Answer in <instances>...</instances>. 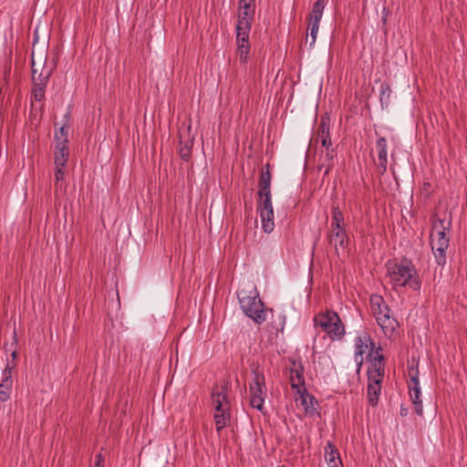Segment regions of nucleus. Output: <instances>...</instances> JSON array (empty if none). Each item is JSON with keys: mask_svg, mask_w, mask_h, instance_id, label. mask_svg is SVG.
Masks as SVG:
<instances>
[{"mask_svg": "<svg viewBox=\"0 0 467 467\" xmlns=\"http://www.w3.org/2000/svg\"><path fill=\"white\" fill-rule=\"evenodd\" d=\"M240 306L244 313L258 325L266 320L268 309L262 302L259 292L253 285L244 287L237 293Z\"/></svg>", "mask_w": 467, "mask_h": 467, "instance_id": "1", "label": "nucleus"}, {"mask_svg": "<svg viewBox=\"0 0 467 467\" xmlns=\"http://www.w3.org/2000/svg\"><path fill=\"white\" fill-rule=\"evenodd\" d=\"M386 267L393 286L409 285L415 291L420 288L416 269L410 261L404 259L400 263L388 262Z\"/></svg>", "mask_w": 467, "mask_h": 467, "instance_id": "2", "label": "nucleus"}, {"mask_svg": "<svg viewBox=\"0 0 467 467\" xmlns=\"http://www.w3.org/2000/svg\"><path fill=\"white\" fill-rule=\"evenodd\" d=\"M332 217L327 240L339 256L340 251L345 252L349 244L344 214L338 206H332Z\"/></svg>", "mask_w": 467, "mask_h": 467, "instance_id": "3", "label": "nucleus"}, {"mask_svg": "<svg viewBox=\"0 0 467 467\" xmlns=\"http://www.w3.org/2000/svg\"><path fill=\"white\" fill-rule=\"evenodd\" d=\"M370 306L373 316L383 334L387 337L391 338L399 327V322L391 316L390 309L383 297L379 295H372L370 296Z\"/></svg>", "mask_w": 467, "mask_h": 467, "instance_id": "4", "label": "nucleus"}, {"mask_svg": "<svg viewBox=\"0 0 467 467\" xmlns=\"http://www.w3.org/2000/svg\"><path fill=\"white\" fill-rule=\"evenodd\" d=\"M384 357L376 353L374 363L368 370V403L374 407L378 405L379 398L381 393V382L384 377V366L381 364Z\"/></svg>", "mask_w": 467, "mask_h": 467, "instance_id": "5", "label": "nucleus"}, {"mask_svg": "<svg viewBox=\"0 0 467 467\" xmlns=\"http://www.w3.org/2000/svg\"><path fill=\"white\" fill-rule=\"evenodd\" d=\"M212 404L214 409L216 431L220 434L221 431L229 425L231 420V405L226 390L223 387L220 390L213 391Z\"/></svg>", "mask_w": 467, "mask_h": 467, "instance_id": "6", "label": "nucleus"}, {"mask_svg": "<svg viewBox=\"0 0 467 467\" xmlns=\"http://www.w3.org/2000/svg\"><path fill=\"white\" fill-rule=\"evenodd\" d=\"M315 325L320 327L328 337L335 341L340 340L345 335V327L339 316L334 311H327L317 315Z\"/></svg>", "mask_w": 467, "mask_h": 467, "instance_id": "7", "label": "nucleus"}, {"mask_svg": "<svg viewBox=\"0 0 467 467\" xmlns=\"http://www.w3.org/2000/svg\"><path fill=\"white\" fill-rule=\"evenodd\" d=\"M31 67H32V79H33V88H32V97L36 101H41L45 98V89L47 85V82L49 80V78L51 77L55 66L52 65L51 67H42L41 66V72L36 76L38 72V68L36 63V58L34 57V53L31 55Z\"/></svg>", "mask_w": 467, "mask_h": 467, "instance_id": "8", "label": "nucleus"}, {"mask_svg": "<svg viewBox=\"0 0 467 467\" xmlns=\"http://www.w3.org/2000/svg\"><path fill=\"white\" fill-rule=\"evenodd\" d=\"M252 382L249 385L250 404L253 408L262 411L266 397L265 376L262 372L254 371Z\"/></svg>", "mask_w": 467, "mask_h": 467, "instance_id": "9", "label": "nucleus"}, {"mask_svg": "<svg viewBox=\"0 0 467 467\" xmlns=\"http://www.w3.org/2000/svg\"><path fill=\"white\" fill-rule=\"evenodd\" d=\"M408 389L411 402L414 405L415 413L421 416L423 413L418 368L410 367L408 369Z\"/></svg>", "mask_w": 467, "mask_h": 467, "instance_id": "10", "label": "nucleus"}, {"mask_svg": "<svg viewBox=\"0 0 467 467\" xmlns=\"http://www.w3.org/2000/svg\"><path fill=\"white\" fill-rule=\"evenodd\" d=\"M289 379L293 389L300 391L301 389L306 388L304 367L301 361L295 358L290 359Z\"/></svg>", "mask_w": 467, "mask_h": 467, "instance_id": "11", "label": "nucleus"}, {"mask_svg": "<svg viewBox=\"0 0 467 467\" xmlns=\"http://www.w3.org/2000/svg\"><path fill=\"white\" fill-rule=\"evenodd\" d=\"M368 343L374 348L375 345L371 341L370 336L366 332H362L355 338V362L358 369L363 363V355L368 348Z\"/></svg>", "mask_w": 467, "mask_h": 467, "instance_id": "12", "label": "nucleus"}, {"mask_svg": "<svg viewBox=\"0 0 467 467\" xmlns=\"http://www.w3.org/2000/svg\"><path fill=\"white\" fill-rule=\"evenodd\" d=\"M388 142L383 137H380L376 141V150L378 153L377 170L380 175L387 171L388 166Z\"/></svg>", "mask_w": 467, "mask_h": 467, "instance_id": "13", "label": "nucleus"}, {"mask_svg": "<svg viewBox=\"0 0 467 467\" xmlns=\"http://www.w3.org/2000/svg\"><path fill=\"white\" fill-rule=\"evenodd\" d=\"M237 57L241 63H246L250 51L249 34L236 33Z\"/></svg>", "mask_w": 467, "mask_h": 467, "instance_id": "14", "label": "nucleus"}, {"mask_svg": "<svg viewBox=\"0 0 467 467\" xmlns=\"http://www.w3.org/2000/svg\"><path fill=\"white\" fill-rule=\"evenodd\" d=\"M451 225V223L450 220L446 221L445 219L440 218L434 219L431 234H434L435 239L449 240L447 232L450 231Z\"/></svg>", "mask_w": 467, "mask_h": 467, "instance_id": "15", "label": "nucleus"}, {"mask_svg": "<svg viewBox=\"0 0 467 467\" xmlns=\"http://www.w3.org/2000/svg\"><path fill=\"white\" fill-rule=\"evenodd\" d=\"M325 459L328 467H339V465H342L339 452L331 441L327 442Z\"/></svg>", "mask_w": 467, "mask_h": 467, "instance_id": "16", "label": "nucleus"}, {"mask_svg": "<svg viewBox=\"0 0 467 467\" xmlns=\"http://www.w3.org/2000/svg\"><path fill=\"white\" fill-rule=\"evenodd\" d=\"M254 16V13L239 11L238 22L236 25V33L249 34Z\"/></svg>", "mask_w": 467, "mask_h": 467, "instance_id": "17", "label": "nucleus"}, {"mask_svg": "<svg viewBox=\"0 0 467 467\" xmlns=\"http://www.w3.org/2000/svg\"><path fill=\"white\" fill-rule=\"evenodd\" d=\"M300 397L297 400L300 401V405L304 408L306 413H312L316 410L315 405L317 404V400L310 395L306 388L300 389V391H296Z\"/></svg>", "mask_w": 467, "mask_h": 467, "instance_id": "18", "label": "nucleus"}, {"mask_svg": "<svg viewBox=\"0 0 467 467\" xmlns=\"http://www.w3.org/2000/svg\"><path fill=\"white\" fill-rule=\"evenodd\" d=\"M271 180H272V174L270 171V165L267 163L264 166V168L261 171V174H260V178H259V182H258V187H259L258 192H271V189H270Z\"/></svg>", "mask_w": 467, "mask_h": 467, "instance_id": "19", "label": "nucleus"}, {"mask_svg": "<svg viewBox=\"0 0 467 467\" xmlns=\"http://www.w3.org/2000/svg\"><path fill=\"white\" fill-rule=\"evenodd\" d=\"M262 227L265 233H271L274 230V209L259 211Z\"/></svg>", "mask_w": 467, "mask_h": 467, "instance_id": "20", "label": "nucleus"}, {"mask_svg": "<svg viewBox=\"0 0 467 467\" xmlns=\"http://www.w3.org/2000/svg\"><path fill=\"white\" fill-rule=\"evenodd\" d=\"M324 8H325L324 0L316 1L313 5L312 11L309 15L308 22L319 25L320 20L323 16Z\"/></svg>", "mask_w": 467, "mask_h": 467, "instance_id": "21", "label": "nucleus"}, {"mask_svg": "<svg viewBox=\"0 0 467 467\" xmlns=\"http://www.w3.org/2000/svg\"><path fill=\"white\" fill-rule=\"evenodd\" d=\"M68 147H56V150L54 153L55 166H66L68 161Z\"/></svg>", "mask_w": 467, "mask_h": 467, "instance_id": "22", "label": "nucleus"}, {"mask_svg": "<svg viewBox=\"0 0 467 467\" xmlns=\"http://www.w3.org/2000/svg\"><path fill=\"white\" fill-rule=\"evenodd\" d=\"M258 202H257V210H269L273 209L272 201H271V192H258Z\"/></svg>", "mask_w": 467, "mask_h": 467, "instance_id": "23", "label": "nucleus"}, {"mask_svg": "<svg viewBox=\"0 0 467 467\" xmlns=\"http://www.w3.org/2000/svg\"><path fill=\"white\" fill-rule=\"evenodd\" d=\"M67 131L68 128L66 126L60 127V129L55 133L56 147H67Z\"/></svg>", "mask_w": 467, "mask_h": 467, "instance_id": "24", "label": "nucleus"}, {"mask_svg": "<svg viewBox=\"0 0 467 467\" xmlns=\"http://www.w3.org/2000/svg\"><path fill=\"white\" fill-rule=\"evenodd\" d=\"M431 249L434 254L436 263L439 265H444L446 263V250L448 249V246H443L441 248L431 247Z\"/></svg>", "mask_w": 467, "mask_h": 467, "instance_id": "25", "label": "nucleus"}, {"mask_svg": "<svg viewBox=\"0 0 467 467\" xmlns=\"http://www.w3.org/2000/svg\"><path fill=\"white\" fill-rule=\"evenodd\" d=\"M329 136V124L322 118L317 129V139L322 140Z\"/></svg>", "mask_w": 467, "mask_h": 467, "instance_id": "26", "label": "nucleus"}, {"mask_svg": "<svg viewBox=\"0 0 467 467\" xmlns=\"http://www.w3.org/2000/svg\"><path fill=\"white\" fill-rule=\"evenodd\" d=\"M12 367L7 363L0 375V384L6 383L7 385H12Z\"/></svg>", "mask_w": 467, "mask_h": 467, "instance_id": "27", "label": "nucleus"}, {"mask_svg": "<svg viewBox=\"0 0 467 467\" xmlns=\"http://www.w3.org/2000/svg\"><path fill=\"white\" fill-rule=\"evenodd\" d=\"M391 89L387 83H382L380 85V94H379V100L381 104H388L390 98Z\"/></svg>", "mask_w": 467, "mask_h": 467, "instance_id": "28", "label": "nucleus"}, {"mask_svg": "<svg viewBox=\"0 0 467 467\" xmlns=\"http://www.w3.org/2000/svg\"><path fill=\"white\" fill-rule=\"evenodd\" d=\"M192 143L191 141H186L185 143L180 142V150L179 154L181 158L184 161H187L192 153Z\"/></svg>", "mask_w": 467, "mask_h": 467, "instance_id": "29", "label": "nucleus"}, {"mask_svg": "<svg viewBox=\"0 0 467 467\" xmlns=\"http://www.w3.org/2000/svg\"><path fill=\"white\" fill-rule=\"evenodd\" d=\"M12 385L0 384V400L6 401L10 398Z\"/></svg>", "mask_w": 467, "mask_h": 467, "instance_id": "30", "label": "nucleus"}, {"mask_svg": "<svg viewBox=\"0 0 467 467\" xmlns=\"http://www.w3.org/2000/svg\"><path fill=\"white\" fill-rule=\"evenodd\" d=\"M308 29L310 30L311 41L309 46L312 47L317 40V35L319 29V25L308 22Z\"/></svg>", "mask_w": 467, "mask_h": 467, "instance_id": "31", "label": "nucleus"}, {"mask_svg": "<svg viewBox=\"0 0 467 467\" xmlns=\"http://www.w3.org/2000/svg\"><path fill=\"white\" fill-rule=\"evenodd\" d=\"M66 166H55L56 187L64 180Z\"/></svg>", "mask_w": 467, "mask_h": 467, "instance_id": "32", "label": "nucleus"}, {"mask_svg": "<svg viewBox=\"0 0 467 467\" xmlns=\"http://www.w3.org/2000/svg\"><path fill=\"white\" fill-rule=\"evenodd\" d=\"M431 244L435 248L449 246V240L435 239L434 234H431Z\"/></svg>", "mask_w": 467, "mask_h": 467, "instance_id": "33", "label": "nucleus"}, {"mask_svg": "<svg viewBox=\"0 0 467 467\" xmlns=\"http://www.w3.org/2000/svg\"><path fill=\"white\" fill-rule=\"evenodd\" d=\"M239 10L240 11H246L249 13H254L255 11V5L252 4H239Z\"/></svg>", "mask_w": 467, "mask_h": 467, "instance_id": "34", "label": "nucleus"}, {"mask_svg": "<svg viewBox=\"0 0 467 467\" xmlns=\"http://www.w3.org/2000/svg\"><path fill=\"white\" fill-rule=\"evenodd\" d=\"M36 66H37V68H38V72L36 74V76L39 74V72H41V66L43 67H51L52 65H54L56 67V65L51 62L50 64H47V57H45L44 59L40 58L39 61H36Z\"/></svg>", "mask_w": 467, "mask_h": 467, "instance_id": "35", "label": "nucleus"}, {"mask_svg": "<svg viewBox=\"0 0 467 467\" xmlns=\"http://www.w3.org/2000/svg\"><path fill=\"white\" fill-rule=\"evenodd\" d=\"M320 140H321L322 146L325 147L326 150L330 149V147L332 146V141H331L330 136L327 138L322 139Z\"/></svg>", "mask_w": 467, "mask_h": 467, "instance_id": "36", "label": "nucleus"}, {"mask_svg": "<svg viewBox=\"0 0 467 467\" xmlns=\"http://www.w3.org/2000/svg\"><path fill=\"white\" fill-rule=\"evenodd\" d=\"M323 168H325V175H327L332 168V164L330 163H327V164H325V162H323L322 164H320L318 166V169L321 171Z\"/></svg>", "mask_w": 467, "mask_h": 467, "instance_id": "37", "label": "nucleus"}, {"mask_svg": "<svg viewBox=\"0 0 467 467\" xmlns=\"http://www.w3.org/2000/svg\"><path fill=\"white\" fill-rule=\"evenodd\" d=\"M94 467H104V461L102 459L101 454H98L96 456V462Z\"/></svg>", "mask_w": 467, "mask_h": 467, "instance_id": "38", "label": "nucleus"}, {"mask_svg": "<svg viewBox=\"0 0 467 467\" xmlns=\"http://www.w3.org/2000/svg\"><path fill=\"white\" fill-rule=\"evenodd\" d=\"M333 157H334L333 150H330V149L326 150V156H325L326 161L330 162L333 160Z\"/></svg>", "mask_w": 467, "mask_h": 467, "instance_id": "39", "label": "nucleus"}, {"mask_svg": "<svg viewBox=\"0 0 467 467\" xmlns=\"http://www.w3.org/2000/svg\"><path fill=\"white\" fill-rule=\"evenodd\" d=\"M408 409L407 408H404V407H401L400 408V415L402 417H406L408 415Z\"/></svg>", "mask_w": 467, "mask_h": 467, "instance_id": "40", "label": "nucleus"}, {"mask_svg": "<svg viewBox=\"0 0 467 467\" xmlns=\"http://www.w3.org/2000/svg\"><path fill=\"white\" fill-rule=\"evenodd\" d=\"M239 4H252V5H255V0H239Z\"/></svg>", "mask_w": 467, "mask_h": 467, "instance_id": "41", "label": "nucleus"}, {"mask_svg": "<svg viewBox=\"0 0 467 467\" xmlns=\"http://www.w3.org/2000/svg\"><path fill=\"white\" fill-rule=\"evenodd\" d=\"M12 356L15 358L16 356V352H13Z\"/></svg>", "mask_w": 467, "mask_h": 467, "instance_id": "42", "label": "nucleus"}]
</instances>
